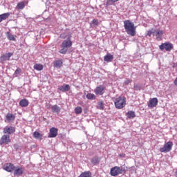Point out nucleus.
I'll return each instance as SVG.
<instances>
[{
    "label": "nucleus",
    "mask_w": 177,
    "mask_h": 177,
    "mask_svg": "<svg viewBox=\"0 0 177 177\" xmlns=\"http://www.w3.org/2000/svg\"><path fill=\"white\" fill-rule=\"evenodd\" d=\"M62 111V108L57 105H53L51 106V111L52 113H55L56 114H59L60 111Z\"/></svg>",
    "instance_id": "17"
},
{
    "label": "nucleus",
    "mask_w": 177,
    "mask_h": 177,
    "mask_svg": "<svg viewBox=\"0 0 177 177\" xmlns=\"http://www.w3.org/2000/svg\"><path fill=\"white\" fill-rule=\"evenodd\" d=\"M6 118L8 122H12V121H15L16 116L13 113H7Z\"/></svg>",
    "instance_id": "18"
},
{
    "label": "nucleus",
    "mask_w": 177,
    "mask_h": 177,
    "mask_svg": "<svg viewBox=\"0 0 177 177\" xmlns=\"http://www.w3.org/2000/svg\"><path fill=\"white\" fill-rule=\"evenodd\" d=\"M158 104V100L156 97L152 98L149 100L148 103V107H149L150 109H153L156 107Z\"/></svg>",
    "instance_id": "13"
},
{
    "label": "nucleus",
    "mask_w": 177,
    "mask_h": 177,
    "mask_svg": "<svg viewBox=\"0 0 177 177\" xmlns=\"http://www.w3.org/2000/svg\"><path fill=\"white\" fill-rule=\"evenodd\" d=\"M131 82H132V81L129 79H127L125 81H124V84L125 85H128L129 84H131Z\"/></svg>",
    "instance_id": "36"
},
{
    "label": "nucleus",
    "mask_w": 177,
    "mask_h": 177,
    "mask_svg": "<svg viewBox=\"0 0 177 177\" xmlns=\"http://www.w3.org/2000/svg\"><path fill=\"white\" fill-rule=\"evenodd\" d=\"M86 98L88 99V100H95V99H96V95H95V94L88 93L86 95Z\"/></svg>",
    "instance_id": "28"
},
{
    "label": "nucleus",
    "mask_w": 177,
    "mask_h": 177,
    "mask_svg": "<svg viewBox=\"0 0 177 177\" xmlns=\"http://www.w3.org/2000/svg\"><path fill=\"white\" fill-rule=\"evenodd\" d=\"M155 34H156V29H151L147 31V36L151 37V35H153L154 37Z\"/></svg>",
    "instance_id": "29"
},
{
    "label": "nucleus",
    "mask_w": 177,
    "mask_h": 177,
    "mask_svg": "<svg viewBox=\"0 0 177 177\" xmlns=\"http://www.w3.org/2000/svg\"><path fill=\"white\" fill-rule=\"evenodd\" d=\"M113 59H114V56L110 54H107L104 57V62H106L107 63H110V62H111Z\"/></svg>",
    "instance_id": "20"
},
{
    "label": "nucleus",
    "mask_w": 177,
    "mask_h": 177,
    "mask_svg": "<svg viewBox=\"0 0 177 177\" xmlns=\"http://www.w3.org/2000/svg\"><path fill=\"white\" fill-rule=\"evenodd\" d=\"M13 55V53H8L6 54H3L0 56L1 62H6L8 60H10V57Z\"/></svg>",
    "instance_id": "11"
},
{
    "label": "nucleus",
    "mask_w": 177,
    "mask_h": 177,
    "mask_svg": "<svg viewBox=\"0 0 177 177\" xmlns=\"http://www.w3.org/2000/svg\"><path fill=\"white\" fill-rule=\"evenodd\" d=\"M174 146V143L171 141L167 142L164 145L163 147L160 149V153H169L172 150V147Z\"/></svg>",
    "instance_id": "5"
},
{
    "label": "nucleus",
    "mask_w": 177,
    "mask_h": 177,
    "mask_svg": "<svg viewBox=\"0 0 177 177\" xmlns=\"http://www.w3.org/2000/svg\"><path fill=\"white\" fill-rule=\"evenodd\" d=\"M35 70H37V71H41L44 69V66L41 64H35L34 65Z\"/></svg>",
    "instance_id": "25"
},
{
    "label": "nucleus",
    "mask_w": 177,
    "mask_h": 177,
    "mask_svg": "<svg viewBox=\"0 0 177 177\" xmlns=\"http://www.w3.org/2000/svg\"><path fill=\"white\" fill-rule=\"evenodd\" d=\"M126 115L128 117V118H130V119L135 118V117L136 116L133 111H129L126 113Z\"/></svg>",
    "instance_id": "23"
},
{
    "label": "nucleus",
    "mask_w": 177,
    "mask_h": 177,
    "mask_svg": "<svg viewBox=\"0 0 177 177\" xmlns=\"http://www.w3.org/2000/svg\"><path fill=\"white\" fill-rule=\"evenodd\" d=\"M75 112L76 114H81V113H82V108L81 106H77L75 109Z\"/></svg>",
    "instance_id": "33"
},
{
    "label": "nucleus",
    "mask_w": 177,
    "mask_h": 177,
    "mask_svg": "<svg viewBox=\"0 0 177 177\" xmlns=\"http://www.w3.org/2000/svg\"><path fill=\"white\" fill-rule=\"evenodd\" d=\"M58 91H60L61 92H68V91H70V85L63 84L62 86H59L58 87Z\"/></svg>",
    "instance_id": "16"
},
{
    "label": "nucleus",
    "mask_w": 177,
    "mask_h": 177,
    "mask_svg": "<svg viewBox=\"0 0 177 177\" xmlns=\"http://www.w3.org/2000/svg\"><path fill=\"white\" fill-rule=\"evenodd\" d=\"M7 37L9 41H16V38H15V36L12 34H10L9 32H7Z\"/></svg>",
    "instance_id": "31"
},
{
    "label": "nucleus",
    "mask_w": 177,
    "mask_h": 177,
    "mask_svg": "<svg viewBox=\"0 0 177 177\" xmlns=\"http://www.w3.org/2000/svg\"><path fill=\"white\" fill-rule=\"evenodd\" d=\"M21 73V69H20V68H17L16 69V71H15V74H17V75H19V74H20Z\"/></svg>",
    "instance_id": "35"
},
{
    "label": "nucleus",
    "mask_w": 177,
    "mask_h": 177,
    "mask_svg": "<svg viewBox=\"0 0 177 177\" xmlns=\"http://www.w3.org/2000/svg\"><path fill=\"white\" fill-rule=\"evenodd\" d=\"M91 24H94V26H99V21H97L96 19H94L91 21Z\"/></svg>",
    "instance_id": "34"
},
{
    "label": "nucleus",
    "mask_w": 177,
    "mask_h": 177,
    "mask_svg": "<svg viewBox=\"0 0 177 177\" xmlns=\"http://www.w3.org/2000/svg\"><path fill=\"white\" fill-rule=\"evenodd\" d=\"M73 46V41H71V36H68L66 39L64 40L60 45L61 49L59 50V53L62 55H66L69 48Z\"/></svg>",
    "instance_id": "2"
},
{
    "label": "nucleus",
    "mask_w": 177,
    "mask_h": 177,
    "mask_svg": "<svg viewBox=\"0 0 177 177\" xmlns=\"http://www.w3.org/2000/svg\"><path fill=\"white\" fill-rule=\"evenodd\" d=\"M175 174H176V176H177V170L176 171Z\"/></svg>",
    "instance_id": "38"
},
{
    "label": "nucleus",
    "mask_w": 177,
    "mask_h": 177,
    "mask_svg": "<svg viewBox=\"0 0 177 177\" xmlns=\"http://www.w3.org/2000/svg\"><path fill=\"white\" fill-rule=\"evenodd\" d=\"M57 131L58 129L55 127H52L51 129H50L48 138H56V136H57Z\"/></svg>",
    "instance_id": "14"
},
{
    "label": "nucleus",
    "mask_w": 177,
    "mask_h": 177,
    "mask_svg": "<svg viewBox=\"0 0 177 177\" xmlns=\"http://www.w3.org/2000/svg\"><path fill=\"white\" fill-rule=\"evenodd\" d=\"M3 133L12 135V133H15V132H16V128L12 126H6V127L3 128Z\"/></svg>",
    "instance_id": "8"
},
{
    "label": "nucleus",
    "mask_w": 177,
    "mask_h": 177,
    "mask_svg": "<svg viewBox=\"0 0 177 177\" xmlns=\"http://www.w3.org/2000/svg\"><path fill=\"white\" fill-rule=\"evenodd\" d=\"M10 16V13L9 12L0 15V23L3 21V20H6V19H8Z\"/></svg>",
    "instance_id": "19"
},
{
    "label": "nucleus",
    "mask_w": 177,
    "mask_h": 177,
    "mask_svg": "<svg viewBox=\"0 0 177 177\" xmlns=\"http://www.w3.org/2000/svg\"><path fill=\"white\" fill-rule=\"evenodd\" d=\"M100 161V158H99V157H97V156H94L91 159L92 164H97V163H99Z\"/></svg>",
    "instance_id": "30"
},
{
    "label": "nucleus",
    "mask_w": 177,
    "mask_h": 177,
    "mask_svg": "<svg viewBox=\"0 0 177 177\" xmlns=\"http://www.w3.org/2000/svg\"><path fill=\"white\" fill-rule=\"evenodd\" d=\"M109 1H111V2H118V1L120 0H109Z\"/></svg>",
    "instance_id": "37"
},
{
    "label": "nucleus",
    "mask_w": 177,
    "mask_h": 177,
    "mask_svg": "<svg viewBox=\"0 0 177 177\" xmlns=\"http://www.w3.org/2000/svg\"><path fill=\"white\" fill-rule=\"evenodd\" d=\"M25 7H26V5L23 1L18 3L17 5V9H19L20 10L24 9Z\"/></svg>",
    "instance_id": "27"
},
{
    "label": "nucleus",
    "mask_w": 177,
    "mask_h": 177,
    "mask_svg": "<svg viewBox=\"0 0 177 177\" xmlns=\"http://www.w3.org/2000/svg\"><path fill=\"white\" fill-rule=\"evenodd\" d=\"M124 27L128 35H131V37H135L136 35V27H135L133 22H131L129 20H125L124 21Z\"/></svg>",
    "instance_id": "1"
},
{
    "label": "nucleus",
    "mask_w": 177,
    "mask_h": 177,
    "mask_svg": "<svg viewBox=\"0 0 177 177\" xmlns=\"http://www.w3.org/2000/svg\"><path fill=\"white\" fill-rule=\"evenodd\" d=\"M33 137L35 138V139H39V138H41L42 136L41 135V133H39V132L35 131L33 133Z\"/></svg>",
    "instance_id": "32"
},
{
    "label": "nucleus",
    "mask_w": 177,
    "mask_h": 177,
    "mask_svg": "<svg viewBox=\"0 0 177 177\" xmlns=\"http://www.w3.org/2000/svg\"><path fill=\"white\" fill-rule=\"evenodd\" d=\"M97 109H98V110H104V104L103 103L102 100H100L98 102V105L97 106Z\"/></svg>",
    "instance_id": "26"
},
{
    "label": "nucleus",
    "mask_w": 177,
    "mask_h": 177,
    "mask_svg": "<svg viewBox=\"0 0 177 177\" xmlns=\"http://www.w3.org/2000/svg\"><path fill=\"white\" fill-rule=\"evenodd\" d=\"M3 169L7 171V172H12L15 169V165L12 163H6L3 166Z\"/></svg>",
    "instance_id": "12"
},
{
    "label": "nucleus",
    "mask_w": 177,
    "mask_h": 177,
    "mask_svg": "<svg viewBox=\"0 0 177 177\" xmlns=\"http://www.w3.org/2000/svg\"><path fill=\"white\" fill-rule=\"evenodd\" d=\"M164 31L162 30H155V37H156L157 41H161Z\"/></svg>",
    "instance_id": "15"
},
{
    "label": "nucleus",
    "mask_w": 177,
    "mask_h": 177,
    "mask_svg": "<svg viewBox=\"0 0 177 177\" xmlns=\"http://www.w3.org/2000/svg\"><path fill=\"white\" fill-rule=\"evenodd\" d=\"M92 173L91 171H84L78 177H91Z\"/></svg>",
    "instance_id": "24"
},
{
    "label": "nucleus",
    "mask_w": 177,
    "mask_h": 177,
    "mask_svg": "<svg viewBox=\"0 0 177 177\" xmlns=\"http://www.w3.org/2000/svg\"><path fill=\"white\" fill-rule=\"evenodd\" d=\"M104 89H106L104 86L100 85L95 88V89L94 90V92H95V95L102 96V95H103V93H104Z\"/></svg>",
    "instance_id": "9"
},
{
    "label": "nucleus",
    "mask_w": 177,
    "mask_h": 177,
    "mask_svg": "<svg viewBox=\"0 0 177 177\" xmlns=\"http://www.w3.org/2000/svg\"><path fill=\"white\" fill-rule=\"evenodd\" d=\"M126 99L125 97H118L116 98L114 102L115 108L119 109H124L127 104Z\"/></svg>",
    "instance_id": "4"
},
{
    "label": "nucleus",
    "mask_w": 177,
    "mask_h": 177,
    "mask_svg": "<svg viewBox=\"0 0 177 177\" xmlns=\"http://www.w3.org/2000/svg\"><path fill=\"white\" fill-rule=\"evenodd\" d=\"M63 66V60L62 59H58L56 60L54 62V67H56L57 68H60Z\"/></svg>",
    "instance_id": "21"
},
{
    "label": "nucleus",
    "mask_w": 177,
    "mask_h": 177,
    "mask_svg": "<svg viewBox=\"0 0 177 177\" xmlns=\"http://www.w3.org/2000/svg\"><path fill=\"white\" fill-rule=\"evenodd\" d=\"M10 143V136L6 134L1 136L0 139V146L3 145H9Z\"/></svg>",
    "instance_id": "7"
},
{
    "label": "nucleus",
    "mask_w": 177,
    "mask_h": 177,
    "mask_svg": "<svg viewBox=\"0 0 177 177\" xmlns=\"http://www.w3.org/2000/svg\"><path fill=\"white\" fill-rule=\"evenodd\" d=\"M159 49H160V50H164V49H165L167 52H171V50L174 49V45L169 42L162 43L159 46Z\"/></svg>",
    "instance_id": "6"
},
{
    "label": "nucleus",
    "mask_w": 177,
    "mask_h": 177,
    "mask_svg": "<svg viewBox=\"0 0 177 177\" xmlns=\"http://www.w3.org/2000/svg\"><path fill=\"white\" fill-rule=\"evenodd\" d=\"M127 172V169L123 167L115 166L111 169L110 174L111 176H118V175H121V174H125Z\"/></svg>",
    "instance_id": "3"
},
{
    "label": "nucleus",
    "mask_w": 177,
    "mask_h": 177,
    "mask_svg": "<svg viewBox=\"0 0 177 177\" xmlns=\"http://www.w3.org/2000/svg\"><path fill=\"white\" fill-rule=\"evenodd\" d=\"M28 104H29V102L27 100V99H23L19 102V106H21V107H27Z\"/></svg>",
    "instance_id": "22"
},
{
    "label": "nucleus",
    "mask_w": 177,
    "mask_h": 177,
    "mask_svg": "<svg viewBox=\"0 0 177 177\" xmlns=\"http://www.w3.org/2000/svg\"><path fill=\"white\" fill-rule=\"evenodd\" d=\"M13 171L14 176H21V175H23V173L24 172V169H23L22 167H15Z\"/></svg>",
    "instance_id": "10"
}]
</instances>
